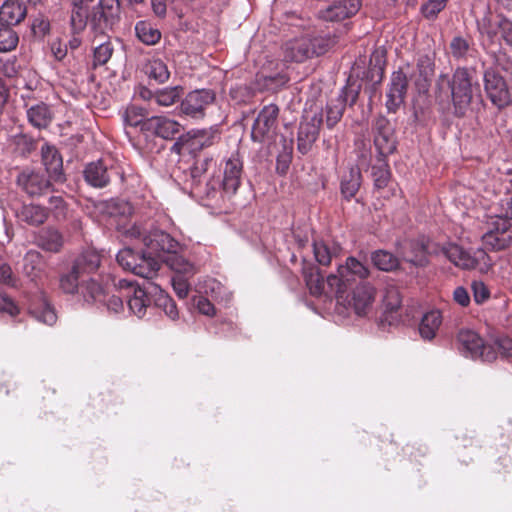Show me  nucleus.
I'll return each instance as SVG.
<instances>
[{"instance_id": "f257e3e1", "label": "nucleus", "mask_w": 512, "mask_h": 512, "mask_svg": "<svg viewBox=\"0 0 512 512\" xmlns=\"http://www.w3.org/2000/svg\"><path fill=\"white\" fill-rule=\"evenodd\" d=\"M68 0L69 28L74 34H81L87 27L95 36L112 32L121 20L120 0Z\"/></svg>"}, {"instance_id": "f03ea898", "label": "nucleus", "mask_w": 512, "mask_h": 512, "mask_svg": "<svg viewBox=\"0 0 512 512\" xmlns=\"http://www.w3.org/2000/svg\"><path fill=\"white\" fill-rule=\"evenodd\" d=\"M243 163L237 154H232L224 163L221 180L212 179L206 183L205 197L216 202L221 198L230 199L242 182Z\"/></svg>"}, {"instance_id": "7ed1b4c3", "label": "nucleus", "mask_w": 512, "mask_h": 512, "mask_svg": "<svg viewBox=\"0 0 512 512\" xmlns=\"http://www.w3.org/2000/svg\"><path fill=\"white\" fill-rule=\"evenodd\" d=\"M434 254L444 256L456 267L464 270L487 271L492 266V260L484 249L471 252L453 242L437 245Z\"/></svg>"}, {"instance_id": "20e7f679", "label": "nucleus", "mask_w": 512, "mask_h": 512, "mask_svg": "<svg viewBox=\"0 0 512 512\" xmlns=\"http://www.w3.org/2000/svg\"><path fill=\"white\" fill-rule=\"evenodd\" d=\"M452 103L454 114L458 117L467 115L471 110L474 98H479L476 94L479 91L478 86H473L469 70L466 67L458 66L450 82Z\"/></svg>"}, {"instance_id": "39448f33", "label": "nucleus", "mask_w": 512, "mask_h": 512, "mask_svg": "<svg viewBox=\"0 0 512 512\" xmlns=\"http://www.w3.org/2000/svg\"><path fill=\"white\" fill-rule=\"evenodd\" d=\"M83 175L87 184L94 188H104L112 182H124V169L113 158H101L88 163Z\"/></svg>"}, {"instance_id": "423d86ee", "label": "nucleus", "mask_w": 512, "mask_h": 512, "mask_svg": "<svg viewBox=\"0 0 512 512\" xmlns=\"http://www.w3.org/2000/svg\"><path fill=\"white\" fill-rule=\"evenodd\" d=\"M128 235L135 239H142L144 246L146 247V253L148 256H153L159 260H162L164 256L169 253L178 252L180 244L170 234L162 230H152L147 234H144L138 226H132L128 231Z\"/></svg>"}, {"instance_id": "0eeeda50", "label": "nucleus", "mask_w": 512, "mask_h": 512, "mask_svg": "<svg viewBox=\"0 0 512 512\" xmlns=\"http://www.w3.org/2000/svg\"><path fill=\"white\" fill-rule=\"evenodd\" d=\"M369 275V269L354 257H348L344 265H339L337 274L327 277V283L331 292L337 297H342L352 282L357 279L363 280Z\"/></svg>"}, {"instance_id": "6e6552de", "label": "nucleus", "mask_w": 512, "mask_h": 512, "mask_svg": "<svg viewBox=\"0 0 512 512\" xmlns=\"http://www.w3.org/2000/svg\"><path fill=\"white\" fill-rule=\"evenodd\" d=\"M117 262L123 269L145 279H152L160 268L159 260L148 256L146 251L135 252L131 248H124L117 254Z\"/></svg>"}, {"instance_id": "1a4fd4ad", "label": "nucleus", "mask_w": 512, "mask_h": 512, "mask_svg": "<svg viewBox=\"0 0 512 512\" xmlns=\"http://www.w3.org/2000/svg\"><path fill=\"white\" fill-rule=\"evenodd\" d=\"M457 341L459 351L467 358L484 362H492L497 358L495 347L485 343L473 330L461 329L457 335Z\"/></svg>"}, {"instance_id": "9d476101", "label": "nucleus", "mask_w": 512, "mask_h": 512, "mask_svg": "<svg viewBox=\"0 0 512 512\" xmlns=\"http://www.w3.org/2000/svg\"><path fill=\"white\" fill-rule=\"evenodd\" d=\"M219 139L217 130L192 129L185 134L180 135L171 147V151L176 154H196L202 149L212 146Z\"/></svg>"}, {"instance_id": "9b49d317", "label": "nucleus", "mask_w": 512, "mask_h": 512, "mask_svg": "<svg viewBox=\"0 0 512 512\" xmlns=\"http://www.w3.org/2000/svg\"><path fill=\"white\" fill-rule=\"evenodd\" d=\"M279 107L276 104L265 105L256 117L251 131L254 142L264 143L274 139L278 127Z\"/></svg>"}, {"instance_id": "f8f14e48", "label": "nucleus", "mask_w": 512, "mask_h": 512, "mask_svg": "<svg viewBox=\"0 0 512 512\" xmlns=\"http://www.w3.org/2000/svg\"><path fill=\"white\" fill-rule=\"evenodd\" d=\"M359 95V87L347 84L341 88L338 96L328 101L326 105V125L333 128L343 116L347 105H354Z\"/></svg>"}, {"instance_id": "ddd939ff", "label": "nucleus", "mask_w": 512, "mask_h": 512, "mask_svg": "<svg viewBox=\"0 0 512 512\" xmlns=\"http://www.w3.org/2000/svg\"><path fill=\"white\" fill-rule=\"evenodd\" d=\"M116 290L121 293L125 291V298H127V305L131 313L138 318L145 316L147 308L150 304V299L147 296V290L149 288L140 287L133 281L127 279H119L114 283Z\"/></svg>"}, {"instance_id": "4468645a", "label": "nucleus", "mask_w": 512, "mask_h": 512, "mask_svg": "<svg viewBox=\"0 0 512 512\" xmlns=\"http://www.w3.org/2000/svg\"><path fill=\"white\" fill-rule=\"evenodd\" d=\"M215 93L211 89H197L189 92L181 101V114L193 118L202 119L206 109L215 101Z\"/></svg>"}, {"instance_id": "2eb2a0df", "label": "nucleus", "mask_w": 512, "mask_h": 512, "mask_svg": "<svg viewBox=\"0 0 512 512\" xmlns=\"http://www.w3.org/2000/svg\"><path fill=\"white\" fill-rule=\"evenodd\" d=\"M511 224L502 218H495L488 231L482 236L484 250L501 251L508 248L512 241Z\"/></svg>"}, {"instance_id": "dca6fc26", "label": "nucleus", "mask_w": 512, "mask_h": 512, "mask_svg": "<svg viewBox=\"0 0 512 512\" xmlns=\"http://www.w3.org/2000/svg\"><path fill=\"white\" fill-rule=\"evenodd\" d=\"M484 88L488 98L497 108L502 109L510 104L511 97L507 84L493 67L484 73Z\"/></svg>"}, {"instance_id": "f3484780", "label": "nucleus", "mask_w": 512, "mask_h": 512, "mask_svg": "<svg viewBox=\"0 0 512 512\" xmlns=\"http://www.w3.org/2000/svg\"><path fill=\"white\" fill-rule=\"evenodd\" d=\"M323 122L322 113L314 112L303 117L297 134V149L301 154H307L318 138L320 126Z\"/></svg>"}, {"instance_id": "a211bd4d", "label": "nucleus", "mask_w": 512, "mask_h": 512, "mask_svg": "<svg viewBox=\"0 0 512 512\" xmlns=\"http://www.w3.org/2000/svg\"><path fill=\"white\" fill-rule=\"evenodd\" d=\"M373 128L375 131L374 144L379 156L387 157L396 149L394 129L390 121L384 116L376 118Z\"/></svg>"}, {"instance_id": "6ab92c4d", "label": "nucleus", "mask_w": 512, "mask_h": 512, "mask_svg": "<svg viewBox=\"0 0 512 512\" xmlns=\"http://www.w3.org/2000/svg\"><path fill=\"white\" fill-rule=\"evenodd\" d=\"M17 184L29 196H40L51 186L50 180L40 171L23 170L17 177Z\"/></svg>"}, {"instance_id": "aec40b11", "label": "nucleus", "mask_w": 512, "mask_h": 512, "mask_svg": "<svg viewBox=\"0 0 512 512\" xmlns=\"http://www.w3.org/2000/svg\"><path fill=\"white\" fill-rule=\"evenodd\" d=\"M181 125L164 116H152L146 119L142 126V132L154 134L163 139H173L180 132Z\"/></svg>"}, {"instance_id": "412c9836", "label": "nucleus", "mask_w": 512, "mask_h": 512, "mask_svg": "<svg viewBox=\"0 0 512 512\" xmlns=\"http://www.w3.org/2000/svg\"><path fill=\"white\" fill-rule=\"evenodd\" d=\"M407 91L406 75L399 69L393 72L391 84L387 92L386 108L388 112L395 113L404 102Z\"/></svg>"}, {"instance_id": "4be33fe9", "label": "nucleus", "mask_w": 512, "mask_h": 512, "mask_svg": "<svg viewBox=\"0 0 512 512\" xmlns=\"http://www.w3.org/2000/svg\"><path fill=\"white\" fill-rule=\"evenodd\" d=\"M359 0H339L319 11V18L325 21H341L355 15L360 9Z\"/></svg>"}, {"instance_id": "5701e85b", "label": "nucleus", "mask_w": 512, "mask_h": 512, "mask_svg": "<svg viewBox=\"0 0 512 512\" xmlns=\"http://www.w3.org/2000/svg\"><path fill=\"white\" fill-rule=\"evenodd\" d=\"M310 38L301 37L286 42L283 46V61L301 63L311 59Z\"/></svg>"}, {"instance_id": "b1692460", "label": "nucleus", "mask_w": 512, "mask_h": 512, "mask_svg": "<svg viewBox=\"0 0 512 512\" xmlns=\"http://www.w3.org/2000/svg\"><path fill=\"white\" fill-rule=\"evenodd\" d=\"M42 162L49 178L54 181H63V160L58 150L45 144L41 148Z\"/></svg>"}, {"instance_id": "393cba45", "label": "nucleus", "mask_w": 512, "mask_h": 512, "mask_svg": "<svg viewBox=\"0 0 512 512\" xmlns=\"http://www.w3.org/2000/svg\"><path fill=\"white\" fill-rule=\"evenodd\" d=\"M375 290L368 283H360L352 292L350 301L355 313L359 316L366 315L372 307Z\"/></svg>"}, {"instance_id": "a878e982", "label": "nucleus", "mask_w": 512, "mask_h": 512, "mask_svg": "<svg viewBox=\"0 0 512 512\" xmlns=\"http://www.w3.org/2000/svg\"><path fill=\"white\" fill-rule=\"evenodd\" d=\"M435 248L430 249L429 241L424 237L409 242V251L404 253L407 262L416 267L428 265V255L434 254Z\"/></svg>"}, {"instance_id": "bb28decb", "label": "nucleus", "mask_w": 512, "mask_h": 512, "mask_svg": "<svg viewBox=\"0 0 512 512\" xmlns=\"http://www.w3.org/2000/svg\"><path fill=\"white\" fill-rule=\"evenodd\" d=\"M27 16V6L21 0H6L0 6V22L13 27L19 25Z\"/></svg>"}, {"instance_id": "cd10ccee", "label": "nucleus", "mask_w": 512, "mask_h": 512, "mask_svg": "<svg viewBox=\"0 0 512 512\" xmlns=\"http://www.w3.org/2000/svg\"><path fill=\"white\" fill-rule=\"evenodd\" d=\"M302 273L311 295L318 297L323 294H335V292H331L327 281H324L318 268L313 264H305Z\"/></svg>"}, {"instance_id": "c85d7f7f", "label": "nucleus", "mask_w": 512, "mask_h": 512, "mask_svg": "<svg viewBox=\"0 0 512 512\" xmlns=\"http://www.w3.org/2000/svg\"><path fill=\"white\" fill-rule=\"evenodd\" d=\"M16 217L20 222L31 226H39L46 221L48 212L43 206L24 204L16 211Z\"/></svg>"}, {"instance_id": "c756f323", "label": "nucleus", "mask_w": 512, "mask_h": 512, "mask_svg": "<svg viewBox=\"0 0 512 512\" xmlns=\"http://www.w3.org/2000/svg\"><path fill=\"white\" fill-rule=\"evenodd\" d=\"M341 251V246L334 241L315 240L313 242L314 256L320 265H329L333 258L340 255Z\"/></svg>"}, {"instance_id": "7c9ffc66", "label": "nucleus", "mask_w": 512, "mask_h": 512, "mask_svg": "<svg viewBox=\"0 0 512 512\" xmlns=\"http://www.w3.org/2000/svg\"><path fill=\"white\" fill-rule=\"evenodd\" d=\"M45 271V261L40 252L29 250L23 258V272L32 281L40 279Z\"/></svg>"}, {"instance_id": "2f4dec72", "label": "nucleus", "mask_w": 512, "mask_h": 512, "mask_svg": "<svg viewBox=\"0 0 512 512\" xmlns=\"http://www.w3.org/2000/svg\"><path fill=\"white\" fill-rule=\"evenodd\" d=\"M100 255L94 251H85L79 255L72 266L75 273L80 274L83 278L88 276L99 268Z\"/></svg>"}, {"instance_id": "473e14b6", "label": "nucleus", "mask_w": 512, "mask_h": 512, "mask_svg": "<svg viewBox=\"0 0 512 512\" xmlns=\"http://www.w3.org/2000/svg\"><path fill=\"white\" fill-rule=\"evenodd\" d=\"M362 183L361 171L357 166H352L348 173L342 176L340 190L343 197L347 200L353 198L360 189Z\"/></svg>"}, {"instance_id": "72a5a7b5", "label": "nucleus", "mask_w": 512, "mask_h": 512, "mask_svg": "<svg viewBox=\"0 0 512 512\" xmlns=\"http://www.w3.org/2000/svg\"><path fill=\"white\" fill-rule=\"evenodd\" d=\"M442 323V315L439 310H431L425 313L419 324V333L424 340H432Z\"/></svg>"}, {"instance_id": "f704fd0d", "label": "nucleus", "mask_w": 512, "mask_h": 512, "mask_svg": "<svg viewBox=\"0 0 512 512\" xmlns=\"http://www.w3.org/2000/svg\"><path fill=\"white\" fill-rule=\"evenodd\" d=\"M36 243L43 250L58 252L63 245V238L57 230L46 228L39 232Z\"/></svg>"}, {"instance_id": "c9c22d12", "label": "nucleus", "mask_w": 512, "mask_h": 512, "mask_svg": "<svg viewBox=\"0 0 512 512\" xmlns=\"http://www.w3.org/2000/svg\"><path fill=\"white\" fill-rule=\"evenodd\" d=\"M213 164L212 158H203L196 160L190 168L191 188L194 193L198 195H205L206 187L201 188V181L204 174L208 171L209 167Z\"/></svg>"}, {"instance_id": "e433bc0d", "label": "nucleus", "mask_w": 512, "mask_h": 512, "mask_svg": "<svg viewBox=\"0 0 512 512\" xmlns=\"http://www.w3.org/2000/svg\"><path fill=\"white\" fill-rule=\"evenodd\" d=\"M79 293L87 303H100L106 297L103 287L94 279H82Z\"/></svg>"}, {"instance_id": "4c0bfd02", "label": "nucleus", "mask_w": 512, "mask_h": 512, "mask_svg": "<svg viewBox=\"0 0 512 512\" xmlns=\"http://www.w3.org/2000/svg\"><path fill=\"white\" fill-rule=\"evenodd\" d=\"M99 211L109 219L127 217L131 214V207L127 202L111 199L98 205Z\"/></svg>"}, {"instance_id": "58836bf2", "label": "nucleus", "mask_w": 512, "mask_h": 512, "mask_svg": "<svg viewBox=\"0 0 512 512\" xmlns=\"http://www.w3.org/2000/svg\"><path fill=\"white\" fill-rule=\"evenodd\" d=\"M401 303L402 296L399 289L394 286L387 287L383 298V304L385 307V321L389 322V324L396 320L392 314L398 311L401 307Z\"/></svg>"}, {"instance_id": "ea45409f", "label": "nucleus", "mask_w": 512, "mask_h": 512, "mask_svg": "<svg viewBox=\"0 0 512 512\" xmlns=\"http://www.w3.org/2000/svg\"><path fill=\"white\" fill-rule=\"evenodd\" d=\"M137 38L146 45H155L161 39V32L149 21H139L135 25Z\"/></svg>"}, {"instance_id": "a19ab883", "label": "nucleus", "mask_w": 512, "mask_h": 512, "mask_svg": "<svg viewBox=\"0 0 512 512\" xmlns=\"http://www.w3.org/2000/svg\"><path fill=\"white\" fill-rule=\"evenodd\" d=\"M29 312L37 321L46 325H53L57 320L54 309L45 299H41L39 303L30 305Z\"/></svg>"}, {"instance_id": "79ce46f5", "label": "nucleus", "mask_w": 512, "mask_h": 512, "mask_svg": "<svg viewBox=\"0 0 512 512\" xmlns=\"http://www.w3.org/2000/svg\"><path fill=\"white\" fill-rule=\"evenodd\" d=\"M161 261L165 262L175 272V275H193L195 272L193 264L179 255L178 252L167 254Z\"/></svg>"}, {"instance_id": "37998d69", "label": "nucleus", "mask_w": 512, "mask_h": 512, "mask_svg": "<svg viewBox=\"0 0 512 512\" xmlns=\"http://www.w3.org/2000/svg\"><path fill=\"white\" fill-rule=\"evenodd\" d=\"M27 116L29 122L37 128L47 127L52 119L50 109L44 103H40L29 108Z\"/></svg>"}, {"instance_id": "c03bdc74", "label": "nucleus", "mask_w": 512, "mask_h": 512, "mask_svg": "<svg viewBox=\"0 0 512 512\" xmlns=\"http://www.w3.org/2000/svg\"><path fill=\"white\" fill-rule=\"evenodd\" d=\"M19 42L18 33L14 27L0 22V52H9L14 50Z\"/></svg>"}, {"instance_id": "a18cd8bd", "label": "nucleus", "mask_w": 512, "mask_h": 512, "mask_svg": "<svg viewBox=\"0 0 512 512\" xmlns=\"http://www.w3.org/2000/svg\"><path fill=\"white\" fill-rule=\"evenodd\" d=\"M385 158L379 156L378 163L374 164L371 170L374 186L378 189L386 187L390 180V170Z\"/></svg>"}, {"instance_id": "49530a36", "label": "nucleus", "mask_w": 512, "mask_h": 512, "mask_svg": "<svg viewBox=\"0 0 512 512\" xmlns=\"http://www.w3.org/2000/svg\"><path fill=\"white\" fill-rule=\"evenodd\" d=\"M149 286L152 288L153 292H157L159 290V295L156 300V305L159 308H162L164 313L172 320H175L178 317V310L175 302L163 292V290L160 288L159 285H156L154 283H148Z\"/></svg>"}, {"instance_id": "de8ad7c7", "label": "nucleus", "mask_w": 512, "mask_h": 512, "mask_svg": "<svg viewBox=\"0 0 512 512\" xmlns=\"http://www.w3.org/2000/svg\"><path fill=\"white\" fill-rule=\"evenodd\" d=\"M371 259L374 266L382 271H392L399 265L398 258L385 250H378L373 252Z\"/></svg>"}, {"instance_id": "09e8293b", "label": "nucleus", "mask_w": 512, "mask_h": 512, "mask_svg": "<svg viewBox=\"0 0 512 512\" xmlns=\"http://www.w3.org/2000/svg\"><path fill=\"white\" fill-rule=\"evenodd\" d=\"M183 93L181 86H174L158 90L155 95V101L159 106L169 107L176 103Z\"/></svg>"}, {"instance_id": "8fccbe9b", "label": "nucleus", "mask_w": 512, "mask_h": 512, "mask_svg": "<svg viewBox=\"0 0 512 512\" xmlns=\"http://www.w3.org/2000/svg\"><path fill=\"white\" fill-rule=\"evenodd\" d=\"M148 112L145 108L131 105L127 107L124 113V122L131 127H139L142 131L143 123L148 119Z\"/></svg>"}, {"instance_id": "3c124183", "label": "nucleus", "mask_w": 512, "mask_h": 512, "mask_svg": "<svg viewBox=\"0 0 512 512\" xmlns=\"http://www.w3.org/2000/svg\"><path fill=\"white\" fill-rule=\"evenodd\" d=\"M477 27L482 35H486L489 39H493L499 32L498 15L493 19L488 11L484 16L477 20Z\"/></svg>"}, {"instance_id": "603ef678", "label": "nucleus", "mask_w": 512, "mask_h": 512, "mask_svg": "<svg viewBox=\"0 0 512 512\" xmlns=\"http://www.w3.org/2000/svg\"><path fill=\"white\" fill-rule=\"evenodd\" d=\"M84 279L80 274L71 271L60 278V287L67 294H74L80 291L81 280Z\"/></svg>"}, {"instance_id": "864d4df0", "label": "nucleus", "mask_w": 512, "mask_h": 512, "mask_svg": "<svg viewBox=\"0 0 512 512\" xmlns=\"http://www.w3.org/2000/svg\"><path fill=\"white\" fill-rule=\"evenodd\" d=\"M449 0H427L421 5L420 12L427 20H435L438 14L445 9Z\"/></svg>"}, {"instance_id": "5fc2aeb1", "label": "nucleus", "mask_w": 512, "mask_h": 512, "mask_svg": "<svg viewBox=\"0 0 512 512\" xmlns=\"http://www.w3.org/2000/svg\"><path fill=\"white\" fill-rule=\"evenodd\" d=\"M310 43L311 58H313L314 56H319L326 53L330 47L335 45L336 40L335 37L318 36L310 38Z\"/></svg>"}, {"instance_id": "6e6d98bb", "label": "nucleus", "mask_w": 512, "mask_h": 512, "mask_svg": "<svg viewBox=\"0 0 512 512\" xmlns=\"http://www.w3.org/2000/svg\"><path fill=\"white\" fill-rule=\"evenodd\" d=\"M113 52L114 48L110 41L98 45L94 49V64H106L111 59Z\"/></svg>"}, {"instance_id": "4d7b16f0", "label": "nucleus", "mask_w": 512, "mask_h": 512, "mask_svg": "<svg viewBox=\"0 0 512 512\" xmlns=\"http://www.w3.org/2000/svg\"><path fill=\"white\" fill-rule=\"evenodd\" d=\"M262 77L264 80V86L270 90H277L286 85V83L289 81V77L282 72L263 75Z\"/></svg>"}, {"instance_id": "13d9d810", "label": "nucleus", "mask_w": 512, "mask_h": 512, "mask_svg": "<svg viewBox=\"0 0 512 512\" xmlns=\"http://www.w3.org/2000/svg\"><path fill=\"white\" fill-rule=\"evenodd\" d=\"M145 73L150 79L155 80L156 83L162 84L170 77L168 66H145Z\"/></svg>"}, {"instance_id": "bf43d9fd", "label": "nucleus", "mask_w": 512, "mask_h": 512, "mask_svg": "<svg viewBox=\"0 0 512 512\" xmlns=\"http://www.w3.org/2000/svg\"><path fill=\"white\" fill-rule=\"evenodd\" d=\"M189 275H174L171 279L173 289L177 296L181 299H184L189 292V283H188Z\"/></svg>"}, {"instance_id": "052dcab7", "label": "nucleus", "mask_w": 512, "mask_h": 512, "mask_svg": "<svg viewBox=\"0 0 512 512\" xmlns=\"http://www.w3.org/2000/svg\"><path fill=\"white\" fill-rule=\"evenodd\" d=\"M50 28V21L43 16L35 18L31 25L32 33L35 37L40 39L44 38L50 32Z\"/></svg>"}, {"instance_id": "680f3d73", "label": "nucleus", "mask_w": 512, "mask_h": 512, "mask_svg": "<svg viewBox=\"0 0 512 512\" xmlns=\"http://www.w3.org/2000/svg\"><path fill=\"white\" fill-rule=\"evenodd\" d=\"M474 301L483 304L490 298V291L482 281H473L471 284Z\"/></svg>"}, {"instance_id": "e2e57ef3", "label": "nucleus", "mask_w": 512, "mask_h": 512, "mask_svg": "<svg viewBox=\"0 0 512 512\" xmlns=\"http://www.w3.org/2000/svg\"><path fill=\"white\" fill-rule=\"evenodd\" d=\"M117 291H118L119 295L113 294L108 299H106V297H105L104 301L101 302L103 305L106 306V308L109 312H112L115 314L120 313L124 309V304H123L122 298L125 297L124 296L125 291H123L122 293L119 290H117Z\"/></svg>"}, {"instance_id": "0e129e2a", "label": "nucleus", "mask_w": 512, "mask_h": 512, "mask_svg": "<svg viewBox=\"0 0 512 512\" xmlns=\"http://www.w3.org/2000/svg\"><path fill=\"white\" fill-rule=\"evenodd\" d=\"M451 52L455 59L460 60L468 51L469 45L462 37H455L450 44Z\"/></svg>"}, {"instance_id": "69168bd1", "label": "nucleus", "mask_w": 512, "mask_h": 512, "mask_svg": "<svg viewBox=\"0 0 512 512\" xmlns=\"http://www.w3.org/2000/svg\"><path fill=\"white\" fill-rule=\"evenodd\" d=\"M498 28L502 38L512 46V22L502 15H498Z\"/></svg>"}, {"instance_id": "338daca9", "label": "nucleus", "mask_w": 512, "mask_h": 512, "mask_svg": "<svg viewBox=\"0 0 512 512\" xmlns=\"http://www.w3.org/2000/svg\"><path fill=\"white\" fill-rule=\"evenodd\" d=\"M499 212L495 218H502L507 221L512 220V197H504L499 203Z\"/></svg>"}, {"instance_id": "774afa93", "label": "nucleus", "mask_w": 512, "mask_h": 512, "mask_svg": "<svg viewBox=\"0 0 512 512\" xmlns=\"http://www.w3.org/2000/svg\"><path fill=\"white\" fill-rule=\"evenodd\" d=\"M495 347L496 352L505 357H512V339L509 337L498 338L492 345Z\"/></svg>"}]
</instances>
